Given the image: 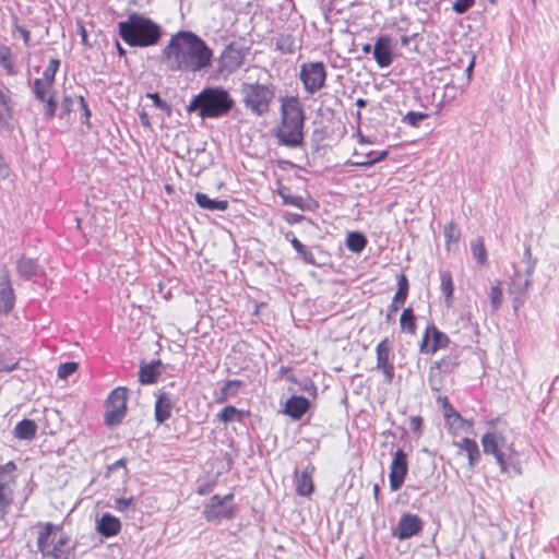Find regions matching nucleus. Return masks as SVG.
Wrapping results in <instances>:
<instances>
[{"mask_svg":"<svg viewBox=\"0 0 559 559\" xmlns=\"http://www.w3.org/2000/svg\"><path fill=\"white\" fill-rule=\"evenodd\" d=\"M312 471L313 467H311V471L306 468L300 474H296V491L298 495L307 497L313 491Z\"/></svg>","mask_w":559,"mask_h":559,"instance_id":"obj_27","label":"nucleus"},{"mask_svg":"<svg viewBox=\"0 0 559 559\" xmlns=\"http://www.w3.org/2000/svg\"><path fill=\"white\" fill-rule=\"evenodd\" d=\"M194 199L200 207L212 212L225 211L228 207V202L226 200H212L202 192L195 193Z\"/></svg>","mask_w":559,"mask_h":559,"instance_id":"obj_28","label":"nucleus"},{"mask_svg":"<svg viewBox=\"0 0 559 559\" xmlns=\"http://www.w3.org/2000/svg\"><path fill=\"white\" fill-rule=\"evenodd\" d=\"M234 514L233 495L228 493L224 497L214 495L206 503L203 515L209 522L230 519Z\"/></svg>","mask_w":559,"mask_h":559,"instance_id":"obj_11","label":"nucleus"},{"mask_svg":"<svg viewBox=\"0 0 559 559\" xmlns=\"http://www.w3.org/2000/svg\"><path fill=\"white\" fill-rule=\"evenodd\" d=\"M304 123L305 112L298 97H281V127L276 133L278 142L288 147L301 145L304 141Z\"/></svg>","mask_w":559,"mask_h":559,"instance_id":"obj_2","label":"nucleus"},{"mask_svg":"<svg viewBox=\"0 0 559 559\" xmlns=\"http://www.w3.org/2000/svg\"><path fill=\"white\" fill-rule=\"evenodd\" d=\"M390 352L391 349L388 338L378 343L376 347L377 369L382 371L388 383H391L394 377V366L390 361Z\"/></svg>","mask_w":559,"mask_h":559,"instance_id":"obj_16","label":"nucleus"},{"mask_svg":"<svg viewBox=\"0 0 559 559\" xmlns=\"http://www.w3.org/2000/svg\"><path fill=\"white\" fill-rule=\"evenodd\" d=\"M444 236L447 238V242H450L452 239H457L459 233L453 225H450L445 228Z\"/></svg>","mask_w":559,"mask_h":559,"instance_id":"obj_57","label":"nucleus"},{"mask_svg":"<svg viewBox=\"0 0 559 559\" xmlns=\"http://www.w3.org/2000/svg\"><path fill=\"white\" fill-rule=\"evenodd\" d=\"M37 425L32 419H23L16 424L13 436L19 440H33L36 437Z\"/></svg>","mask_w":559,"mask_h":559,"instance_id":"obj_25","label":"nucleus"},{"mask_svg":"<svg viewBox=\"0 0 559 559\" xmlns=\"http://www.w3.org/2000/svg\"><path fill=\"white\" fill-rule=\"evenodd\" d=\"M121 39L131 47H152L159 43L162 27L147 16L139 13L129 14L126 21L118 23Z\"/></svg>","mask_w":559,"mask_h":559,"instance_id":"obj_3","label":"nucleus"},{"mask_svg":"<svg viewBox=\"0 0 559 559\" xmlns=\"http://www.w3.org/2000/svg\"><path fill=\"white\" fill-rule=\"evenodd\" d=\"M489 298L492 306V311L498 310L502 302V290L499 282H497V284L491 287Z\"/></svg>","mask_w":559,"mask_h":559,"instance_id":"obj_43","label":"nucleus"},{"mask_svg":"<svg viewBox=\"0 0 559 559\" xmlns=\"http://www.w3.org/2000/svg\"><path fill=\"white\" fill-rule=\"evenodd\" d=\"M73 99L71 96H64L61 102V109L63 114H70L72 110Z\"/></svg>","mask_w":559,"mask_h":559,"instance_id":"obj_58","label":"nucleus"},{"mask_svg":"<svg viewBox=\"0 0 559 559\" xmlns=\"http://www.w3.org/2000/svg\"><path fill=\"white\" fill-rule=\"evenodd\" d=\"M15 304L14 292L11 284L9 270L4 266L1 274L0 284V312H10Z\"/></svg>","mask_w":559,"mask_h":559,"instance_id":"obj_17","label":"nucleus"},{"mask_svg":"<svg viewBox=\"0 0 559 559\" xmlns=\"http://www.w3.org/2000/svg\"><path fill=\"white\" fill-rule=\"evenodd\" d=\"M276 86L271 82L242 83L241 102L247 110L255 117L265 116L275 99Z\"/></svg>","mask_w":559,"mask_h":559,"instance_id":"obj_5","label":"nucleus"},{"mask_svg":"<svg viewBox=\"0 0 559 559\" xmlns=\"http://www.w3.org/2000/svg\"><path fill=\"white\" fill-rule=\"evenodd\" d=\"M310 403L304 396H292L287 400L285 405V413L293 419H300L309 409Z\"/></svg>","mask_w":559,"mask_h":559,"instance_id":"obj_20","label":"nucleus"},{"mask_svg":"<svg viewBox=\"0 0 559 559\" xmlns=\"http://www.w3.org/2000/svg\"><path fill=\"white\" fill-rule=\"evenodd\" d=\"M472 253L474 259L477 260L479 264H484L487 261L486 248L480 238L472 243Z\"/></svg>","mask_w":559,"mask_h":559,"instance_id":"obj_41","label":"nucleus"},{"mask_svg":"<svg viewBox=\"0 0 559 559\" xmlns=\"http://www.w3.org/2000/svg\"><path fill=\"white\" fill-rule=\"evenodd\" d=\"M440 289L444 297V302L450 306L453 300V281L449 271H440Z\"/></svg>","mask_w":559,"mask_h":559,"instance_id":"obj_30","label":"nucleus"},{"mask_svg":"<svg viewBox=\"0 0 559 559\" xmlns=\"http://www.w3.org/2000/svg\"><path fill=\"white\" fill-rule=\"evenodd\" d=\"M13 117V107L11 98L2 90H0V130L11 131Z\"/></svg>","mask_w":559,"mask_h":559,"instance_id":"obj_21","label":"nucleus"},{"mask_svg":"<svg viewBox=\"0 0 559 559\" xmlns=\"http://www.w3.org/2000/svg\"><path fill=\"white\" fill-rule=\"evenodd\" d=\"M45 103H47L46 110H45L46 116L48 118H52L55 116L57 103L55 102L52 96L48 97Z\"/></svg>","mask_w":559,"mask_h":559,"instance_id":"obj_54","label":"nucleus"},{"mask_svg":"<svg viewBox=\"0 0 559 559\" xmlns=\"http://www.w3.org/2000/svg\"><path fill=\"white\" fill-rule=\"evenodd\" d=\"M133 502V498H119L116 500L115 508L118 511H126Z\"/></svg>","mask_w":559,"mask_h":559,"instance_id":"obj_53","label":"nucleus"},{"mask_svg":"<svg viewBox=\"0 0 559 559\" xmlns=\"http://www.w3.org/2000/svg\"><path fill=\"white\" fill-rule=\"evenodd\" d=\"M79 99H80V105H81V108H82V110L84 112V116H85L86 119H88L90 116H91V111L88 109V106H87V104H86V102H85L83 96H80Z\"/></svg>","mask_w":559,"mask_h":559,"instance_id":"obj_62","label":"nucleus"},{"mask_svg":"<svg viewBox=\"0 0 559 559\" xmlns=\"http://www.w3.org/2000/svg\"><path fill=\"white\" fill-rule=\"evenodd\" d=\"M52 84L44 81L43 79H35L33 92L35 97L40 102H46V99L51 95Z\"/></svg>","mask_w":559,"mask_h":559,"instance_id":"obj_33","label":"nucleus"},{"mask_svg":"<svg viewBox=\"0 0 559 559\" xmlns=\"http://www.w3.org/2000/svg\"><path fill=\"white\" fill-rule=\"evenodd\" d=\"M456 366H457V357L453 356V355L443 357L442 359L435 361L433 365H431V367H433L436 370H439L440 373L452 372Z\"/></svg>","mask_w":559,"mask_h":559,"instance_id":"obj_37","label":"nucleus"},{"mask_svg":"<svg viewBox=\"0 0 559 559\" xmlns=\"http://www.w3.org/2000/svg\"><path fill=\"white\" fill-rule=\"evenodd\" d=\"M127 389L123 386L116 388L111 391L107 399V411L105 421L109 426L121 423L127 411Z\"/></svg>","mask_w":559,"mask_h":559,"instance_id":"obj_9","label":"nucleus"},{"mask_svg":"<svg viewBox=\"0 0 559 559\" xmlns=\"http://www.w3.org/2000/svg\"><path fill=\"white\" fill-rule=\"evenodd\" d=\"M276 50L282 53L293 55L297 50V41L296 38L292 34H282L276 39Z\"/></svg>","mask_w":559,"mask_h":559,"instance_id":"obj_31","label":"nucleus"},{"mask_svg":"<svg viewBox=\"0 0 559 559\" xmlns=\"http://www.w3.org/2000/svg\"><path fill=\"white\" fill-rule=\"evenodd\" d=\"M147 98H151L153 100V104L155 107L166 111L168 115H170L171 108L170 106L159 97L158 93H147Z\"/></svg>","mask_w":559,"mask_h":559,"instance_id":"obj_48","label":"nucleus"},{"mask_svg":"<svg viewBox=\"0 0 559 559\" xmlns=\"http://www.w3.org/2000/svg\"><path fill=\"white\" fill-rule=\"evenodd\" d=\"M242 416L243 412L231 405L224 407L218 414V418L223 423L241 421Z\"/></svg>","mask_w":559,"mask_h":559,"instance_id":"obj_36","label":"nucleus"},{"mask_svg":"<svg viewBox=\"0 0 559 559\" xmlns=\"http://www.w3.org/2000/svg\"><path fill=\"white\" fill-rule=\"evenodd\" d=\"M162 361L152 360L150 364H142L139 371V381L142 384H152L157 381L160 374Z\"/></svg>","mask_w":559,"mask_h":559,"instance_id":"obj_23","label":"nucleus"},{"mask_svg":"<svg viewBox=\"0 0 559 559\" xmlns=\"http://www.w3.org/2000/svg\"><path fill=\"white\" fill-rule=\"evenodd\" d=\"M73 550L74 544L71 538L63 534L55 542L47 557L52 559H71Z\"/></svg>","mask_w":559,"mask_h":559,"instance_id":"obj_19","label":"nucleus"},{"mask_svg":"<svg viewBox=\"0 0 559 559\" xmlns=\"http://www.w3.org/2000/svg\"><path fill=\"white\" fill-rule=\"evenodd\" d=\"M407 474V457L402 449H399L393 456L390 467V487L392 491L399 490Z\"/></svg>","mask_w":559,"mask_h":559,"instance_id":"obj_12","label":"nucleus"},{"mask_svg":"<svg viewBox=\"0 0 559 559\" xmlns=\"http://www.w3.org/2000/svg\"><path fill=\"white\" fill-rule=\"evenodd\" d=\"M428 382H429L430 388H431L433 391H440V389H441V383H442V380H441V373L439 372V370H436V369H435L433 367H431V366H430V368H429Z\"/></svg>","mask_w":559,"mask_h":559,"instance_id":"obj_45","label":"nucleus"},{"mask_svg":"<svg viewBox=\"0 0 559 559\" xmlns=\"http://www.w3.org/2000/svg\"><path fill=\"white\" fill-rule=\"evenodd\" d=\"M174 402L168 393L158 395L155 402V419L158 424H163L171 416Z\"/></svg>","mask_w":559,"mask_h":559,"instance_id":"obj_24","label":"nucleus"},{"mask_svg":"<svg viewBox=\"0 0 559 559\" xmlns=\"http://www.w3.org/2000/svg\"><path fill=\"white\" fill-rule=\"evenodd\" d=\"M16 465L10 461L0 465V515L3 516L8 513L12 502L15 486L14 472Z\"/></svg>","mask_w":559,"mask_h":559,"instance_id":"obj_7","label":"nucleus"},{"mask_svg":"<svg viewBox=\"0 0 559 559\" xmlns=\"http://www.w3.org/2000/svg\"><path fill=\"white\" fill-rule=\"evenodd\" d=\"M17 368V361H5L0 357V372H10Z\"/></svg>","mask_w":559,"mask_h":559,"instance_id":"obj_55","label":"nucleus"},{"mask_svg":"<svg viewBox=\"0 0 559 559\" xmlns=\"http://www.w3.org/2000/svg\"><path fill=\"white\" fill-rule=\"evenodd\" d=\"M139 117H140L142 126H144L146 128L151 127L150 117H148V115L144 110H142L139 114Z\"/></svg>","mask_w":559,"mask_h":559,"instance_id":"obj_63","label":"nucleus"},{"mask_svg":"<svg viewBox=\"0 0 559 559\" xmlns=\"http://www.w3.org/2000/svg\"><path fill=\"white\" fill-rule=\"evenodd\" d=\"M408 294V280L404 274L397 277V290L393 297L394 304H404Z\"/></svg>","mask_w":559,"mask_h":559,"instance_id":"obj_38","label":"nucleus"},{"mask_svg":"<svg viewBox=\"0 0 559 559\" xmlns=\"http://www.w3.org/2000/svg\"><path fill=\"white\" fill-rule=\"evenodd\" d=\"M16 269L20 276L25 280H29L33 276H37L41 273L37 262L34 259L26 258L24 255L17 261Z\"/></svg>","mask_w":559,"mask_h":559,"instance_id":"obj_26","label":"nucleus"},{"mask_svg":"<svg viewBox=\"0 0 559 559\" xmlns=\"http://www.w3.org/2000/svg\"><path fill=\"white\" fill-rule=\"evenodd\" d=\"M466 454H467V459H468V465L469 467H474L479 459H480V452H479V449H478V444L475 443L474 445L469 447V449H467L466 451Z\"/></svg>","mask_w":559,"mask_h":559,"instance_id":"obj_49","label":"nucleus"},{"mask_svg":"<svg viewBox=\"0 0 559 559\" xmlns=\"http://www.w3.org/2000/svg\"><path fill=\"white\" fill-rule=\"evenodd\" d=\"M423 530V521L416 514L405 513L401 516L393 536L404 540L417 535Z\"/></svg>","mask_w":559,"mask_h":559,"instance_id":"obj_13","label":"nucleus"},{"mask_svg":"<svg viewBox=\"0 0 559 559\" xmlns=\"http://www.w3.org/2000/svg\"><path fill=\"white\" fill-rule=\"evenodd\" d=\"M280 195L283 199L284 204L304 209V200L301 197L286 194L283 191H280Z\"/></svg>","mask_w":559,"mask_h":559,"instance_id":"obj_47","label":"nucleus"},{"mask_svg":"<svg viewBox=\"0 0 559 559\" xmlns=\"http://www.w3.org/2000/svg\"><path fill=\"white\" fill-rule=\"evenodd\" d=\"M524 260L527 262V267L525 270L526 277L523 282L520 281V273L516 272L514 278L512 280V285L516 286L519 292H525L532 284V275L537 264V260L532 257L531 246H526L524 249Z\"/></svg>","mask_w":559,"mask_h":559,"instance_id":"obj_18","label":"nucleus"},{"mask_svg":"<svg viewBox=\"0 0 559 559\" xmlns=\"http://www.w3.org/2000/svg\"><path fill=\"white\" fill-rule=\"evenodd\" d=\"M367 245L366 237L358 231L349 233L346 239V246L348 250L355 253L361 252Z\"/></svg>","mask_w":559,"mask_h":559,"instance_id":"obj_32","label":"nucleus"},{"mask_svg":"<svg viewBox=\"0 0 559 559\" xmlns=\"http://www.w3.org/2000/svg\"><path fill=\"white\" fill-rule=\"evenodd\" d=\"M126 464H127L126 459H120V460L116 461L114 464L109 465L108 466V471L112 472V471H115L118 467L126 468Z\"/></svg>","mask_w":559,"mask_h":559,"instance_id":"obj_61","label":"nucleus"},{"mask_svg":"<svg viewBox=\"0 0 559 559\" xmlns=\"http://www.w3.org/2000/svg\"><path fill=\"white\" fill-rule=\"evenodd\" d=\"M228 395L221 389L219 392L216 394V403H225L228 400Z\"/></svg>","mask_w":559,"mask_h":559,"instance_id":"obj_64","label":"nucleus"},{"mask_svg":"<svg viewBox=\"0 0 559 559\" xmlns=\"http://www.w3.org/2000/svg\"><path fill=\"white\" fill-rule=\"evenodd\" d=\"M0 64L5 69H11L10 50L5 46H0Z\"/></svg>","mask_w":559,"mask_h":559,"instance_id":"obj_52","label":"nucleus"},{"mask_svg":"<svg viewBox=\"0 0 559 559\" xmlns=\"http://www.w3.org/2000/svg\"><path fill=\"white\" fill-rule=\"evenodd\" d=\"M475 0H455L452 9L459 13H465L471 7H473Z\"/></svg>","mask_w":559,"mask_h":559,"instance_id":"obj_50","label":"nucleus"},{"mask_svg":"<svg viewBox=\"0 0 559 559\" xmlns=\"http://www.w3.org/2000/svg\"><path fill=\"white\" fill-rule=\"evenodd\" d=\"M16 32H19L25 43L26 46L29 45L31 39V33L23 26L16 25L15 26Z\"/></svg>","mask_w":559,"mask_h":559,"instance_id":"obj_59","label":"nucleus"},{"mask_svg":"<svg viewBox=\"0 0 559 559\" xmlns=\"http://www.w3.org/2000/svg\"><path fill=\"white\" fill-rule=\"evenodd\" d=\"M443 409H444V417L447 419L454 417L455 419L462 420L461 415L452 407V405L449 403L447 397H444V401H443Z\"/></svg>","mask_w":559,"mask_h":559,"instance_id":"obj_51","label":"nucleus"},{"mask_svg":"<svg viewBox=\"0 0 559 559\" xmlns=\"http://www.w3.org/2000/svg\"><path fill=\"white\" fill-rule=\"evenodd\" d=\"M248 50L249 48L245 47L241 43H230L221 55V72L231 74L238 70L243 64Z\"/></svg>","mask_w":559,"mask_h":559,"instance_id":"obj_10","label":"nucleus"},{"mask_svg":"<svg viewBox=\"0 0 559 559\" xmlns=\"http://www.w3.org/2000/svg\"><path fill=\"white\" fill-rule=\"evenodd\" d=\"M160 58L171 72L197 73L211 67L213 51L193 32L179 31L163 48Z\"/></svg>","mask_w":559,"mask_h":559,"instance_id":"obj_1","label":"nucleus"},{"mask_svg":"<svg viewBox=\"0 0 559 559\" xmlns=\"http://www.w3.org/2000/svg\"><path fill=\"white\" fill-rule=\"evenodd\" d=\"M78 362L74 361H67L63 364H60L58 367V377L60 379H66L70 374L74 373L78 369Z\"/></svg>","mask_w":559,"mask_h":559,"instance_id":"obj_44","label":"nucleus"},{"mask_svg":"<svg viewBox=\"0 0 559 559\" xmlns=\"http://www.w3.org/2000/svg\"><path fill=\"white\" fill-rule=\"evenodd\" d=\"M373 58L379 68H388L393 62L392 39L388 35H381L377 38L373 49Z\"/></svg>","mask_w":559,"mask_h":559,"instance_id":"obj_14","label":"nucleus"},{"mask_svg":"<svg viewBox=\"0 0 559 559\" xmlns=\"http://www.w3.org/2000/svg\"><path fill=\"white\" fill-rule=\"evenodd\" d=\"M354 155L357 157V159L353 160L350 164L354 166L364 167L373 165L374 163L383 159L386 156V152L383 151L377 155L370 152L365 157H360L357 153H355Z\"/></svg>","mask_w":559,"mask_h":559,"instance_id":"obj_35","label":"nucleus"},{"mask_svg":"<svg viewBox=\"0 0 559 559\" xmlns=\"http://www.w3.org/2000/svg\"><path fill=\"white\" fill-rule=\"evenodd\" d=\"M476 441L469 438H463L460 442L456 443V445L466 452L467 449H469V447L474 445Z\"/></svg>","mask_w":559,"mask_h":559,"instance_id":"obj_60","label":"nucleus"},{"mask_svg":"<svg viewBox=\"0 0 559 559\" xmlns=\"http://www.w3.org/2000/svg\"><path fill=\"white\" fill-rule=\"evenodd\" d=\"M294 249L302 257L306 263L316 265V260L313 253L306 248L297 238H293L290 240Z\"/></svg>","mask_w":559,"mask_h":559,"instance_id":"obj_39","label":"nucleus"},{"mask_svg":"<svg viewBox=\"0 0 559 559\" xmlns=\"http://www.w3.org/2000/svg\"><path fill=\"white\" fill-rule=\"evenodd\" d=\"M300 80L309 94L320 91L326 80L325 67L322 62H308L300 67Z\"/></svg>","mask_w":559,"mask_h":559,"instance_id":"obj_8","label":"nucleus"},{"mask_svg":"<svg viewBox=\"0 0 559 559\" xmlns=\"http://www.w3.org/2000/svg\"><path fill=\"white\" fill-rule=\"evenodd\" d=\"M450 340L447 334L439 331L435 325L428 326L423 336L420 350L423 353H436L439 348H443L449 344Z\"/></svg>","mask_w":559,"mask_h":559,"instance_id":"obj_15","label":"nucleus"},{"mask_svg":"<svg viewBox=\"0 0 559 559\" xmlns=\"http://www.w3.org/2000/svg\"><path fill=\"white\" fill-rule=\"evenodd\" d=\"M483 451L486 455H493L501 473L509 474L510 468L516 474H522L521 465L515 461L516 452L511 444H507L506 438L497 432H486L481 437Z\"/></svg>","mask_w":559,"mask_h":559,"instance_id":"obj_6","label":"nucleus"},{"mask_svg":"<svg viewBox=\"0 0 559 559\" xmlns=\"http://www.w3.org/2000/svg\"><path fill=\"white\" fill-rule=\"evenodd\" d=\"M53 528H55L53 524L46 523L44 530L41 532H39V534H38L37 547L44 557H47V555L49 554V551L51 549L50 545L55 544V539H50Z\"/></svg>","mask_w":559,"mask_h":559,"instance_id":"obj_29","label":"nucleus"},{"mask_svg":"<svg viewBox=\"0 0 559 559\" xmlns=\"http://www.w3.org/2000/svg\"><path fill=\"white\" fill-rule=\"evenodd\" d=\"M428 118V115L419 111H408L402 117V122L411 127H418L421 121Z\"/></svg>","mask_w":559,"mask_h":559,"instance_id":"obj_40","label":"nucleus"},{"mask_svg":"<svg viewBox=\"0 0 559 559\" xmlns=\"http://www.w3.org/2000/svg\"><path fill=\"white\" fill-rule=\"evenodd\" d=\"M241 385L242 381L240 380H228L221 389L228 395V397H231L237 395Z\"/></svg>","mask_w":559,"mask_h":559,"instance_id":"obj_46","label":"nucleus"},{"mask_svg":"<svg viewBox=\"0 0 559 559\" xmlns=\"http://www.w3.org/2000/svg\"><path fill=\"white\" fill-rule=\"evenodd\" d=\"M400 324L403 332H407L414 334L416 331V318L412 308H406L403 310Z\"/></svg>","mask_w":559,"mask_h":559,"instance_id":"obj_34","label":"nucleus"},{"mask_svg":"<svg viewBox=\"0 0 559 559\" xmlns=\"http://www.w3.org/2000/svg\"><path fill=\"white\" fill-rule=\"evenodd\" d=\"M234 105L235 102L226 90L206 87L191 99L187 110L199 111L202 119L217 118L228 114Z\"/></svg>","mask_w":559,"mask_h":559,"instance_id":"obj_4","label":"nucleus"},{"mask_svg":"<svg viewBox=\"0 0 559 559\" xmlns=\"http://www.w3.org/2000/svg\"><path fill=\"white\" fill-rule=\"evenodd\" d=\"M421 426H423L421 417H419V416L411 417V419H409V428L412 429V431H414V432L420 431Z\"/></svg>","mask_w":559,"mask_h":559,"instance_id":"obj_56","label":"nucleus"},{"mask_svg":"<svg viewBox=\"0 0 559 559\" xmlns=\"http://www.w3.org/2000/svg\"><path fill=\"white\" fill-rule=\"evenodd\" d=\"M59 66H60V61L58 59H51L49 61L48 67L45 69L41 79L53 85L56 73L59 69Z\"/></svg>","mask_w":559,"mask_h":559,"instance_id":"obj_42","label":"nucleus"},{"mask_svg":"<svg viewBox=\"0 0 559 559\" xmlns=\"http://www.w3.org/2000/svg\"><path fill=\"white\" fill-rule=\"evenodd\" d=\"M121 530V523L118 518L105 513L97 521V531L102 536L111 537L117 535Z\"/></svg>","mask_w":559,"mask_h":559,"instance_id":"obj_22","label":"nucleus"}]
</instances>
